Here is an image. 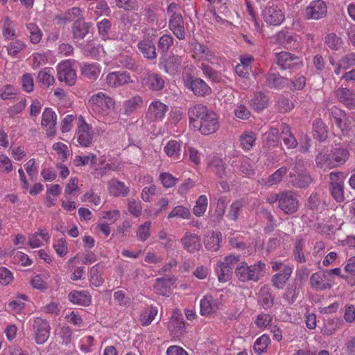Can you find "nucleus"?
Returning <instances> with one entry per match:
<instances>
[{
    "label": "nucleus",
    "instance_id": "0eeeda50",
    "mask_svg": "<svg viewBox=\"0 0 355 355\" xmlns=\"http://www.w3.org/2000/svg\"><path fill=\"white\" fill-rule=\"evenodd\" d=\"M182 58L179 55L164 53L159 58V67L166 73L175 74L180 69Z\"/></svg>",
    "mask_w": 355,
    "mask_h": 355
},
{
    "label": "nucleus",
    "instance_id": "4be33fe9",
    "mask_svg": "<svg viewBox=\"0 0 355 355\" xmlns=\"http://www.w3.org/2000/svg\"><path fill=\"white\" fill-rule=\"evenodd\" d=\"M68 299L73 304L83 306H88L92 302V296L87 291H72Z\"/></svg>",
    "mask_w": 355,
    "mask_h": 355
},
{
    "label": "nucleus",
    "instance_id": "1a4fd4ad",
    "mask_svg": "<svg viewBox=\"0 0 355 355\" xmlns=\"http://www.w3.org/2000/svg\"><path fill=\"white\" fill-rule=\"evenodd\" d=\"M164 80L158 73L148 70L141 76L143 87L153 92L162 90L164 87Z\"/></svg>",
    "mask_w": 355,
    "mask_h": 355
},
{
    "label": "nucleus",
    "instance_id": "6e6552de",
    "mask_svg": "<svg viewBox=\"0 0 355 355\" xmlns=\"http://www.w3.org/2000/svg\"><path fill=\"white\" fill-rule=\"evenodd\" d=\"M35 340L37 344L42 345L46 342L50 336L51 327L46 320L37 318L33 324Z\"/></svg>",
    "mask_w": 355,
    "mask_h": 355
},
{
    "label": "nucleus",
    "instance_id": "cd10ccee",
    "mask_svg": "<svg viewBox=\"0 0 355 355\" xmlns=\"http://www.w3.org/2000/svg\"><path fill=\"white\" fill-rule=\"evenodd\" d=\"M293 268L289 266H284L283 270L275 274L272 277V285L277 289H282L290 279Z\"/></svg>",
    "mask_w": 355,
    "mask_h": 355
},
{
    "label": "nucleus",
    "instance_id": "a878e982",
    "mask_svg": "<svg viewBox=\"0 0 355 355\" xmlns=\"http://www.w3.org/2000/svg\"><path fill=\"white\" fill-rule=\"evenodd\" d=\"M289 80L277 73L269 72L266 76V84L270 89H282Z\"/></svg>",
    "mask_w": 355,
    "mask_h": 355
},
{
    "label": "nucleus",
    "instance_id": "774afa93",
    "mask_svg": "<svg viewBox=\"0 0 355 355\" xmlns=\"http://www.w3.org/2000/svg\"><path fill=\"white\" fill-rule=\"evenodd\" d=\"M263 139L272 146H277L279 141V130L275 128H270L263 135Z\"/></svg>",
    "mask_w": 355,
    "mask_h": 355
},
{
    "label": "nucleus",
    "instance_id": "0e129e2a",
    "mask_svg": "<svg viewBox=\"0 0 355 355\" xmlns=\"http://www.w3.org/2000/svg\"><path fill=\"white\" fill-rule=\"evenodd\" d=\"M207 207V198L205 195L200 196L196 202L193 209V214L196 216H201L204 214Z\"/></svg>",
    "mask_w": 355,
    "mask_h": 355
},
{
    "label": "nucleus",
    "instance_id": "39448f33",
    "mask_svg": "<svg viewBox=\"0 0 355 355\" xmlns=\"http://www.w3.org/2000/svg\"><path fill=\"white\" fill-rule=\"evenodd\" d=\"M89 105L94 112L98 114H107L108 110L114 105V101L103 92H98L91 96Z\"/></svg>",
    "mask_w": 355,
    "mask_h": 355
},
{
    "label": "nucleus",
    "instance_id": "603ef678",
    "mask_svg": "<svg viewBox=\"0 0 355 355\" xmlns=\"http://www.w3.org/2000/svg\"><path fill=\"white\" fill-rule=\"evenodd\" d=\"M339 322L340 320L337 318L325 320L322 329V333L326 336L334 334L335 331L340 328Z\"/></svg>",
    "mask_w": 355,
    "mask_h": 355
},
{
    "label": "nucleus",
    "instance_id": "6ab92c4d",
    "mask_svg": "<svg viewBox=\"0 0 355 355\" xmlns=\"http://www.w3.org/2000/svg\"><path fill=\"white\" fill-rule=\"evenodd\" d=\"M168 26L177 38L179 40H184L185 38L184 23L181 14L173 13V15H171Z\"/></svg>",
    "mask_w": 355,
    "mask_h": 355
},
{
    "label": "nucleus",
    "instance_id": "423d86ee",
    "mask_svg": "<svg viewBox=\"0 0 355 355\" xmlns=\"http://www.w3.org/2000/svg\"><path fill=\"white\" fill-rule=\"evenodd\" d=\"M327 6L322 0H314L309 3L304 10L305 19L319 20L326 17Z\"/></svg>",
    "mask_w": 355,
    "mask_h": 355
},
{
    "label": "nucleus",
    "instance_id": "412c9836",
    "mask_svg": "<svg viewBox=\"0 0 355 355\" xmlns=\"http://www.w3.org/2000/svg\"><path fill=\"white\" fill-rule=\"evenodd\" d=\"M180 241L184 248L190 253L198 252L201 248L200 236L190 232H187Z\"/></svg>",
    "mask_w": 355,
    "mask_h": 355
},
{
    "label": "nucleus",
    "instance_id": "c03bdc74",
    "mask_svg": "<svg viewBox=\"0 0 355 355\" xmlns=\"http://www.w3.org/2000/svg\"><path fill=\"white\" fill-rule=\"evenodd\" d=\"M315 166L318 168L327 167L328 168H335L334 162L331 159V155L327 153L320 152L315 156Z\"/></svg>",
    "mask_w": 355,
    "mask_h": 355
},
{
    "label": "nucleus",
    "instance_id": "c85d7f7f",
    "mask_svg": "<svg viewBox=\"0 0 355 355\" xmlns=\"http://www.w3.org/2000/svg\"><path fill=\"white\" fill-rule=\"evenodd\" d=\"M80 72L85 79L93 82L98 78L101 69L98 64L84 62L80 66Z\"/></svg>",
    "mask_w": 355,
    "mask_h": 355
},
{
    "label": "nucleus",
    "instance_id": "f3484780",
    "mask_svg": "<svg viewBox=\"0 0 355 355\" xmlns=\"http://www.w3.org/2000/svg\"><path fill=\"white\" fill-rule=\"evenodd\" d=\"M187 87L198 96H205L211 93V87L202 80L191 77L186 83Z\"/></svg>",
    "mask_w": 355,
    "mask_h": 355
},
{
    "label": "nucleus",
    "instance_id": "9b49d317",
    "mask_svg": "<svg viewBox=\"0 0 355 355\" xmlns=\"http://www.w3.org/2000/svg\"><path fill=\"white\" fill-rule=\"evenodd\" d=\"M154 39V35H144V38L137 44L138 49L143 56L150 60H155L157 56Z\"/></svg>",
    "mask_w": 355,
    "mask_h": 355
},
{
    "label": "nucleus",
    "instance_id": "e433bc0d",
    "mask_svg": "<svg viewBox=\"0 0 355 355\" xmlns=\"http://www.w3.org/2000/svg\"><path fill=\"white\" fill-rule=\"evenodd\" d=\"M119 62L121 67L133 72L141 70V66L134 58L128 55H121L119 58Z\"/></svg>",
    "mask_w": 355,
    "mask_h": 355
},
{
    "label": "nucleus",
    "instance_id": "5fc2aeb1",
    "mask_svg": "<svg viewBox=\"0 0 355 355\" xmlns=\"http://www.w3.org/2000/svg\"><path fill=\"white\" fill-rule=\"evenodd\" d=\"M227 205V200L225 197H220L218 200L216 207L214 212V222H220L225 214V209Z\"/></svg>",
    "mask_w": 355,
    "mask_h": 355
},
{
    "label": "nucleus",
    "instance_id": "f8f14e48",
    "mask_svg": "<svg viewBox=\"0 0 355 355\" xmlns=\"http://www.w3.org/2000/svg\"><path fill=\"white\" fill-rule=\"evenodd\" d=\"M79 121L80 124L78 127L77 141L83 147L89 146L93 139V132L92 127L85 122L83 117L80 116Z\"/></svg>",
    "mask_w": 355,
    "mask_h": 355
},
{
    "label": "nucleus",
    "instance_id": "4d7b16f0",
    "mask_svg": "<svg viewBox=\"0 0 355 355\" xmlns=\"http://www.w3.org/2000/svg\"><path fill=\"white\" fill-rule=\"evenodd\" d=\"M270 343V339L269 336L266 334L262 335L254 343L253 348L254 352L258 354H261L266 350Z\"/></svg>",
    "mask_w": 355,
    "mask_h": 355
},
{
    "label": "nucleus",
    "instance_id": "3c124183",
    "mask_svg": "<svg viewBox=\"0 0 355 355\" xmlns=\"http://www.w3.org/2000/svg\"><path fill=\"white\" fill-rule=\"evenodd\" d=\"M329 189L332 197L337 202L345 200L343 182H334L333 184L329 185Z\"/></svg>",
    "mask_w": 355,
    "mask_h": 355
},
{
    "label": "nucleus",
    "instance_id": "e2e57ef3",
    "mask_svg": "<svg viewBox=\"0 0 355 355\" xmlns=\"http://www.w3.org/2000/svg\"><path fill=\"white\" fill-rule=\"evenodd\" d=\"M27 29L30 33V40L33 44H38L42 36V33L39 27L34 23L27 24Z\"/></svg>",
    "mask_w": 355,
    "mask_h": 355
},
{
    "label": "nucleus",
    "instance_id": "f257e3e1",
    "mask_svg": "<svg viewBox=\"0 0 355 355\" xmlns=\"http://www.w3.org/2000/svg\"><path fill=\"white\" fill-rule=\"evenodd\" d=\"M188 115L190 126L204 135L213 134L219 128L216 114L202 104L191 107Z\"/></svg>",
    "mask_w": 355,
    "mask_h": 355
},
{
    "label": "nucleus",
    "instance_id": "4468645a",
    "mask_svg": "<svg viewBox=\"0 0 355 355\" xmlns=\"http://www.w3.org/2000/svg\"><path fill=\"white\" fill-rule=\"evenodd\" d=\"M334 278H331L325 271H319L313 273L310 278V283L316 290H326L331 288Z\"/></svg>",
    "mask_w": 355,
    "mask_h": 355
},
{
    "label": "nucleus",
    "instance_id": "2eb2a0df",
    "mask_svg": "<svg viewBox=\"0 0 355 355\" xmlns=\"http://www.w3.org/2000/svg\"><path fill=\"white\" fill-rule=\"evenodd\" d=\"M105 82L108 87L116 88L132 83L133 80L131 79L129 73L126 71H113L107 75Z\"/></svg>",
    "mask_w": 355,
    "mask_h": 355
},
{
    "label": "nucleus",
    "instance_id": "ea45409f",
    "mask_svg": "<svg viewBox=\"0 0 355 355\" xmlns=\"http://www.w3.org/2000/svg\"><path fill=\"white\" fill-rule=\"evenodd\" d=\"M313 137L319 141H322L327 137V130L320 119H315L313 123Z\"/></svg>",
    "mask_w": 355,
    "mask_h": 355
},
{
    "label": "nucleus",
    "instance_id": "69168bd1",
    "mask_svg": "<svg viewBox=\"0 0 355 355\" xmlns=\"http://www.w3.org/2000/svg\"><path fill=\"white\" fill-rule=\"evenodd\" d=\"M304 244V240L303 239H300L295 242V248L293 249L295 259L299 263L306 262V258L304 252H302Z\"/></svg>",
    "mask_w": 355,
    "mask_h": 355
},
{
    "label": "nucleus",
    "instance_id": "680f3d73",
    "mask_svg": "<svg viewBox=\"0 0 355 355\" xmlns=\"http://www.w3.org/2000/svg\"><path fill=\"white\" fill-rule=\"evenodd\" d=\"M191 216V213L187 207L178 205L173 208L171 212L168 215V218L174 217L181 218L183 219H189Z\"/></svg>",
    "mask_w": 355,
    "mask_h": 355
},
{
    "label": "nucleus",
    "instance_id": "5701e85b",
    "mask_svg": "<svg viewBox=\"0 0 355 355\" xmlns=\"http://www.w3.org/2000/svg\"><path fill=\"white\" fill-rule=\"evenodd\" d=\"M175 282L173 277H159L157 278L153 286L155 293L163 296H168L171 293L170 289L171 286Z\"/></svg>",
    "mask_w": 355,
    "mask_h": 355
},
{
    "label": "nucleus",
    "instance_id": "37998d69",
    "mask_svg": "<svg viewBox=\"0 0 355 355\" xmlns=\"http://www.w3.org/2000/svg\"><path fill=\"white\" fill-rule=\"evenodd\" d=\"M142 103V98L140 96L136 95L130 98V99L125 101L123 103V110L124 114L127 116L132 114L139 106L140 104Z\"/></svg>",
    "mask_w": 355,
    "mask_h": 355
},
{
    "label": "nucleus",
    "instance_id": "f704fd0d",
    "mask_svg": "<svg viewBox=\"0 0 355 355\" xmlns=\"http://www.w3.org/2000/svg\"><path fill=\"white\" fill-rule=\"evenodd\" d=\"M222 241V234L220 232H213L205 239V248L210 251L216 252L220 248V243Z\"/></svg>",
    "mask_w": 355,
    "mask_h": 355
},
{
    "label": "nucleus",
    "instance_id": "c756f323",
    "mask_svg": "<svg viewBox=\"0 0 355 355\" xmlns=\"http://www.w3.org/2000/svg\"><path fill=\"white\" fill-rule=\"evenodd\" d=\"M90 24L85 22L83 19L78 18L75 20L71 27L73 38L74 40H82L89 33Z\"/></svg>",
    "mask_w": 355,
    "mask_h": 355
},
{
    "label": "nucleus",
    "instance_id": "b1692460",
    "mask_svg": "<svg viewBox=\"0 0 355 355\" xmlns=\"http://www.w3.org/2000/svg\"><path fill=\"white\" fill-rule=\"evenodd\" d=\"M289 178L292 185L298 189H306L313 182V178L307 172L297 174L291 172Z\"/></svg>",
    "mask_w": 355,
    "mask_h": 355
},
{
    "label": "nucleus",
    "instance_id": "72a5a7b5",
    "mask_svg": "<svg viewBox=\"0 0 355 355\" xmlns=\"http://www.w3.org/2000/svg\"><path fill=\"white\" fill-rule=\"evenodd\" d=\"M218 310V306L215 300L211 296H205L200 301V313L203 315L215 313Z\"/></svg>",
    "mask_w": 355,
    "mask_h": 355
},
{
    "label": "nucleus",
    "instance_id": "7ed1b4c3",
    "mask_svg": "<svg viewBox=\"0 0 355 355\" xmlns=\"http://www.w3.org/2000/svg\"><path fill=\"white\" fill-rule=\"evenodd\" d=\"M275 201L278 202L279 208L286 214L295 213L299 208L297 194L292 191H285L276 195Z\"/></svg>",
    "mask_w": 355,
    "mask_h": 355
},
{
    "label": "nucleus",
    "instance_id": "79ce46f5",
    "mask_svg": "<svg viewBox=\"0 0 355 355\" xmlns=\"http://www.w3.org/2000/svg\"><path fill=\"white\" fill-rule=\"evenodd\" d=\"M331 159L335 167L344 164L349 157V151L346 148H336L331 153Z\"/></svg>",
    "mask_w": 355,
    "mask_h": 355
},
{
    "label": "nucleus",
    "instance_id": "8fccbe9b",
    "mask_svg": "<svg viewBox=\"0 0 355 355\" xmlns=\"http://www.w3.org/2000/svg\"><path fill=\"white\" fill-rule=\"evenodd\" d=\"M324 43L330 49L338 51L341 48L343 42L341 37H338L336 33H331L325 36Z\"/></svg>",
    "mask_w": 355,
    "mask_h": 355
},
{
    "label": "nucleus",
    "instance_id": "6e6d98bb",
    "mask_svg": "<svg viewBox=\"0 0 355 355\" xmlns=\"http://www.w3.org/2000/svg\"><path fill=\"white\" fill-rule=\"evenodd\" d=\"M257 137L254 132H245L240 137L241 145L245 150H250L256 141Z\"/></svg>",
    "mask_w": 355,
    "mask_h": 355
},
{
    "label": "nucleus",
    "instance_id": "bb28decb",
    "mask_svg": "<svg viewBox=\"0 0 355 355\" xmlns=\"http://www.w3.org/2000/svg\"><path fill=\"white\" fill-rule=\"evenodd\" d=\"M339 101L348 108L355 107V94L347 88L340 87L335 92Z\"/></svg>",
    "mask_w": 355,
    "mask_h": 355
},
{
    "label": "nucleus",
    "instance_id": "de8ad7c7",
    "mask_svg": "<svg viewBox=\"0 0 355 355\" xmlns=\"http://www.w3.org/2000/svg\"><path fill=\"white\" fill-rule=\"evenodd\" d=\"M259 304L264 309H269L273 306L274 297L267 288H262L259 293Z\"/></svg>",
    "mask_w": 355,
    "mask_h": 355
},
{
    "label": "nucleus",
    "instance_id": "c9c22d12",
    "mask_svg": "<svg viewBox=\"0 0 355 355\" xmlns=\"http://www.w3.org/2000/svg\"><path fill=\"white\" fill-rule=\"evenodd\" d=\"M110 192L114 196H125L129 192V188L122 182L112 180L108 183Z\"/></svg>",
    "mask_w": 355,
    "mask_h": 355
},
{
    "label": "nucleus",
    "instance_id": "a211bd4d",
    "mask_svg": "<svg viewBox=\"0 0 355 355\" xmlns=\"http://www.w3.org/2000/svg\"><path fill=\"white\" fill-rule=\"evenodd\" d=\"M168 110V107L166 104L159 101H155L149 105L146 117L150 121L162 120Z\"/></svg>",
    "mask_w": 355,
    "mask_h": 355
},
{
    "label": "nucleus",
    "instance_id": "58836bf2",
    "mask_svg": "<svg viewBox=\"0 0 355 355\" xmlns=\"http://www.w3.org/2000/svg\"><path fill=\"white\" fill-rule=\"evenodd\" d=\"M276 42L279 44L293 46L297 44V40L296 35H293L288 32L280 31L276 35Z\"/></svg>",
    "mask_w": 355,
    "mask_h": 355
},
{
    "label": "nucleus",
    "instance_id": "4c0bfd02",
    "mask_svg": "<svg viewBox=\"0 0 355 355\" xmlns=\"http://www.w3.org/2000/svg\"><path fill=\"white\" fill-rule=\"evenodd\" d=\"M282 137L284 144L289 149H293L297 146V141L294 135L291 132L290 128L286 123L282 125Z\"/></svg>",
    "mask_w": 355,
    "mask_h": 355
},
{
    "label": "nucleus",
    "instance_id": "338daca9",
    "mask_svg": "<svg viewBox=\"0 0 355 355\" xmlns=\"http://www.w3.org/2000/svg\"><path fill=\"white\" fill-rule=\"evenodd\" d=\"M293 107V103L289 98L282 96L279 97L276 103L277 109L282 113L291 110Z\"/></svg>",
    "mask_w": 355,
    "mask_h": 355
},
{
    "label": "nucleus",
    "instance_id": "bf43d9fd",
    "mask_svg": "<svg viewBox=\"0 0 355 355\" xmlns=\"http://www.w3.org/2000/svg\"><path fill=\"white\" fill-rule=\"evenodd\" d=\"M157 314V309L155 306H150L148 309L144 311L141 315V323L143 326L149 325L155 319Z\"/></svg>",
    "mask_w": 355,
    "mask_h": 355
},
{
    "label": "nucleus",
    "instance_id": "13d9d810",
    "mask_svg": "<svg viewBox=\"0 0 355 355\" xmlns=\"http://www.w3.org/2000/svg\"><path fill=\"white\" fill-rule=\"evenodd\" d=\"M101 270L100 263H97L91 268L89 280L90 283L96 287L100 286L103 282V279L100 274Z\"/></svg>",
    "mask_w": 355,
    "mask_h": 355
},
{
    "label": "nucleus",
    "instance_id": "2f4dec72",
    "mask_svg": "<svg viewBox=\"0 0 355 355\" xmlns=\"http://www.w3.org/2000/svg\"><path fill=\"white\" fill-rule=\"evenodd\" d=\"M268 97L263 92H257L254 94L250 105L252 109L259 112L268 107Z\"/></svg>",
    "mask_w": 355,
    "mask_h": 355
},
{
    "label": "nucleus",
    "instance_id": "dca6fc26",
    "mask_svg": "<svg viewBox=\"0 0 355 355\" xmlns=\"http://www.w3.org/2000/svg\"><path fill=\"white\" fill-rule=\"evenodd\" d=\"M58 79L60 82H64L69 86H72L76 83V73L69 62H65L58 65Z\"/></svg>",
    "mask_w": 355,
    "mask_h": 355
},
{
    "label": "nucleus",
    "instance_id": "052dcab7",
    "mask_svg": "<svg viewBox=\"0 0 355 355\" xmlns=\"http://www.w3.org/2000/svg\"><path fill=\"white\" fill-rule=\"evenodd\" d=\"M200 68L207 78L216 83L220 82L221 79L220 74L214 70L211 66L202 63Z\"/></svg>",
    "mask_w": 355,
    "mask_h": 355
},
{
    "label": "nucleus",
    "instance_id": "a18cd8bd",
    "mask_svg": "<svg viewBox=\"0 0 355 355\" xmlns=\"http://www.w3.org/2000/svg\"><path fill=\"white\" fill-rule=\"evenodd\" d=\"M2 34L6 40H12L17 36L13 21L8 17L2 21Z\"/></svg>",
    "mask_w": 355,
    "mask_h": 355
},
{
    "label": "nucleus",
    "instance_id": "864d4df0",
    "mask_svg": "<svg viewBox=\"0 0 355 355\" xmlns=\"http://www.w3.org/2000/svg\"><path fill=\"white\" fill-rule=\"evenodd\" d=\"M244 206L243 200H237L230 205L227 217L234 221L238 219L239 215Z\"/></svg>",
    "mask_w": 355,
    "mask_h": 355
},
{
    "label": "nucleus",
    "instance_id": "7c9ffc66",
    "mask_svg": "<svg viewBox=\"0 0 355 355\" xmlns=\"http://www.w3.org/2000/svg\"><path fill=\"white\" fill-rule=\"evenodd\" d=\"M288 169L286 166H282L267 178H263L260 183L265 187H270L278 184L282 180L283 177L286 174Z\"/></svg>",
    "mask_w": 355,
    "mask_h": 355
},
{
    "label": "nucleus",
    "instance_id": "473e14b6",
    "mask_svg": "<svg viewBox=\"0 0 355 355\" xmlns=\"http://www.w3.org/2000/svg\"><path fill=\"white\" fill-rule=\"evenodd\" d=\"M164 150L174 161H178L181 158V145L176 140H170L164 146Z\"/></svg>",
    "mask_w": 355,
    "mask_h": 355
},
{
    "label": "nucleus",
    "instance_id": "9d476101",
    "mask_svg": "<svg viewBox=\"0 0 355 355\" xmlns=\"http://www.w3.org/2000/svg\"><path fill=\"white\" fill-rule=\"evenodd\" d=\"M262 15L265 22L272 26L280 25L284 20V14L275 5L266 6L262 12Z\"/></svg>",
    "mask_w": 355,
    "mask_h": 355
},
{
    "label": "nucleus",
    "instance_id": "09e8293b",
    "mask_svg": "<svg viewBox=\"0 0 355 355\" xmlns=\"http://www.w3.org/2000/svg\"><path fill=\"white\" fill-rule=\"evenodd\" d=\"M216 271L218 275V279L219 282H227L231 279L232 268L227 266L220 262L216 268Z\"/></svg>",
    "mask_w": 355,
    "mask_h": 355
},
{
    "label": "nucleus",
    "instance_id": "ddd939ff",
    "mask_svg": "<svg viewBox=\"0 0 355 355\" xmlns=\"http://www.w3.org/2000/svg\"><path fill=\"white\" fill-rule=\"evenodd\" d=\"M41 124L46 128L48 137L55 135L57 131V114L51 108L46 107L44 109L42 113Z\"/></svg>",
    "mask_w": 355,
    "mask_h": 355
},
{
    "label": "nucleus",
    "instance_id": "20e7f679",
    "mask_svg": "<svg viewBox=\"0 0 355 355\" xmlns=\"http://www.w3.org/2000/svg\"><path fill=\"white\" fill-rule=\"evenodd\" d=\"M276 59L277 64L282 70L288 71L291 73L303 66L302 58L290 52L282 51L276 53Z\"/></svg>",
    "mask_w": 355,
    "mask_h": 355
},
{
    "label": "nucleus",
    "instance_id": "393cba45",
    "mask_svg": "<svg viewBox=\"0 0 355 355\" xmlns=\"http://www.w3.org/2000/svg\"><path fill=\"white\" fill-rule=\"evenodd\" d=\"M168 329L175 334H182L185 331V323L178 309L174 310L168 324Z\"/></svg>",
    "mask_w": 355,
    "mask_h": 355
},
{
    "label": "nucleus",
    "instance_id": "aec40b11",
    "mask_svg": "<svg viewBox=\"0 0 355 355\" xmlns=\"http://www.w3.org/2000/svg\"><path fill=\"white\" fill-rule=\"evenodd\" d=\"M207 166L208 168L214 173L219 180L228 179L231 177V173L227 170V166L221 159H212L208 163Z\"/></svg>",
    "mask_w": 355,
    "mask_h": 355
},
{
    "label": "nucleus",
    "instance_id": "f03ea898",
    "mask_svg": "<svg viewBox=\"0 0 355 355\" xmlns=\"http://www.w3.org/2000/svg\"><path fill=\"white\" fill-rule=\"evenodd\" d=\"M265 268L266 263L262 261L250 266L241 261L236 267L235 275L242 282H257L263 276Z\"/></svg>",
    "mask_w": 355,
    "mask_h": 355
},
{
    "label": "nucleus",
    "instance_id": "49530a36",
    "mask_svg": "<svg viewBox=\"0 0 355 355\" xmlns=\"http://www.w3.org/2000/svg\"><path fill=\"white\" fill-rule=\"evenodd\" d=\"M345 271L348 275L342 276V278L345 279L348 284L355 286V257L349 259L345 266Z\"/></svg>",
    "mask_w": 355,
    "mask_h": 355
},
{
    "label": "nucleus",
    "instance_id": "a19ab883",
    "mask_svg": "<svg viewBox=\"0 0 355 355\" xmlns=\"http://www.w3.org/2000/svg\"><path fill=\"white\" fill-rule=\"evenodd\" d=\"M52 71L51 68H44L38 73L37 80L43 87H49L54 83L55 78Z\"/></svg>",
    "mask_w": 355,
    "mask_h": 355
}]
</instances>
